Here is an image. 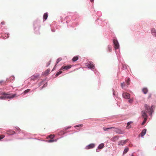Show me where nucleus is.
<instances>
[{
    "mask_svg": "<svg viewBox=\"0 0 156 156\" xmlns=\"http://www.w3.org/2000/svg\"><path fill=\"white\" fill-rule=\"evenodd\" d=\"M119 137L118 136H115L112 138L111 140L112 141L115 142L118 140Z\"/></svg>",
    "mask_w": 156,
    "mask_h": 156,
    "instance_id": "1a4fd4ad",
    "label": "nucleus"
},
{
    "mask_svg": "<svg viewBox=\"0 0 156 156\" xmlns=\"http://www.w3.org/2000/svg\"><path fill=\"white\" fill-rule=\"evenodd\" d=\"M48 17V14L47 13H44L43 15V19L44 20H46L47 18Z\"/></svg>",
    "mask_w": 156,
    "mask_h": 156,
    "instance_id": "6ab92c4d",
    "label": "nucleus"
},
{
    "mask_svg": "<svg viewBox=\"0 0 156 156\" xmlns=\"http://www.w3.org/2000/svg\"><path fill=\"white\" fill-rule=\"evenodd\" d=\"M131 156H134L133 154H132V155H131Z\"/></svg>",
    "mask_w": 156,
    "mask_h": 156,
    "instance_id": "79ce46f5",
    "label": "nucleus"
},
{
    "mask_svg": "<svg viewBox=\"0 0 156 156\" xmlns=\"http://www.w3.org/2000/svg\"><path fill=\"white\" fill-rule=\"evenodd\" d=\"M71 66L70 65H69L68 66H62L61 68L60 69V70H62L63 69H65L66 70L69 69L70 68H71Z\"/></svg>",
    "mask_w": 156,
    "mask_h": 156,
    "instance_id": "423d86ee",
    "label": "nucleus"
},
{
    "mask_svg": "<svg viewBox=\"0 0 156 156\" xmlns=\"http://www.w3.org/2000/svg\"><path fill=\"white\" fill-rule=\"evenodd\" d=\"M51 63V61H50L48 63L47 65H46V66H48Z\"/></svg>",
    "mask_w": 156,
    "mask_h": 156,
    "instance_id": "c9c22d12",
    "label": "nucleus"
},
{
    "mask_svg": "<svg viewBox=\"0 0 156 156\" xmlns=\"http://www.w3.org/2000/svg\"><path fill=\"white\" fill-rule=\"evenodd\" d=\"M6 132L8 134H13L15 133V132L14 131H13L11 130H7Z\"/></svg>",
    "mask_w": 156,
    "mask_h": 156,
    "instance_id": "9b49d317",
    "label": "nucleus"
},
{
    "mask_svg": "<svg viewBox=\"0 0 156 156\" xmlns=\"http://www.w3.org/2000/svg\"><path fill=\"white\" fill-rule=\"evenodd\" d=\"M147 118H144V120L142 123V125H144L146 121L147 120Z\"/></svg>",
    "mask_w": 156,
    "mask_h": 156,
    "instance_id": "7c9ffc66",
    "label": "nucleus"
},
{
    "mask_svg": "<svg viewBox=\"0 0 156 156\" xmlns=\"http://www.w3.org/2000/svg\"><path fill=\"white\" fill-rule=\"evenodd\" d=\"M62 73V72L61 71H60L56 74V76H58L60 74Z\"/></svg>",
    "mask_w": 156,
    "mask_h": 156,
    "instance_id": "c756f323",
    "label": "nucleus"
},
{
    "mask_svg": "<svg viewBox=\"0 0 156 156\" xmlns=\"http://www.w3.org/2000/svg\"><path fill=\"white\" fill-rule=\"evenodd\" d=\"M122 96L124 98L126 99H129L130 98V94L127 93H123Z\"/></svg>",
    "mask_w": 156,
    "mask_h": 156,
    "instance_id": "20e7f679",
    "label": "nucleus"
},
{
    "mask_svg": "<svg viewBox=\"0 0 156 156\" xmlns=\"http://www.w3.org/2000/svg\"><path fill=\"white\" fill-rule=\"evenodd\" d=\"M3 94L6 95V96L0 97V99H3L5 98H12L16 96V94H7L5 93H4Z\"/></svg>",
    "mask_w": 156,
    "mask_h": 156,
    "instance_id": "f257e3e1",
    "label": "nucleus"
},
{
    "mask_svg": "<svg viewBox=\"0 0 156 156\" xmlns=\"http://www.w3.org/2000/svg\"><path fill=\"white\" fill-rule=\"evenodd\" d=\"M90 1L91 2H93L94 1V0H90Z\"/></svg>",
    "mask_w": 156,
    "mask_h": 156,
    "instance_id": "a19ab883",
    "label": "nucleus"
},
{
    "mask_svg": "<svg viewBox=\"0 0 156 156\" xmlns=\"http://www.w3.org/2000/svg\"><path fill=\"white\" fill-rule=\"evenodd\" d=\"M131 123V122H128L127 123V126H129Z\"/></svg>",
    "mask_w": 156,
    "mask_h": 156,
    "instance_id": "4c0bfd02",
    "label": "nucleus"
},
{
    "mask_svg": "<svg viewBox=\"0 0 156 156\" xmlns=\"http://www.w3.org/2000/svg\"><path fill=\"white\" fill-rule=\"evenodd\" d=\"M127 140H121L120 141L118 144L119 145H124L127 142Z\"/></svg>",
    "mask_w": 156,
    "mask_h": 156,
    "instance_id": "6e6552de",
    "label": "nucleus"
},
{
    "mask_svg": "<svg viewBox=\"0 0 156 156\" xmlns=\"http://www.w3.org/2000/svg\"><path fill=\"white\" fill-rule=\"evenodd\" d=\"M115 128L114 127H111L108 128H105V127H104L103 128V129L104 131H106L108 129H115Z\"/></svg>",
    "mask_w": 156,
    "mask_h": 156,
    "instance_id": "4be33fe9",
    "label": "nucleus"
},
{
    "mask_svg": "<svg viewBox=\"0 0 156 156\" xmlns=\"http://www.w3.org/2000/svg\"><path fill=\"white\" fill-rule=\"evenodd\" d=\"M151 31L152 34L155 37H156V31L155 29L154 28H152Z\"/></svg>",
    "mask_w": 156,
    "mask_h": 156,
    "instance_id": "ddd939ff",
    "label": "nucleus"
},
{
    "mask_svg": "<svg viewBox=\"0 0 156 156\" xmlns=\"http://www.w3.org/2000/svg\"><path fill=\"white\" fill-rule=\"evenodd\" d=\"M39 77V75H35L32 76L31 79L34 80L38 78Z\"/></svg>",
    "mask_w": 156,
    "mask_h": 156,
    "instance_id": "4468645a",
    "label": "nucleus"
},
{
    "mask_svg": "<svg viewBox=\"0 0 156 156\" xmlns=\"http://www.w3.org/2000/svg\"><path fill=\"white\" fill-rule=\"evenodd\" d=\"M62 60V58H58L56 61V64H57Z\"/></svg>",
    "mask_w": 156,
    "mask_h": 156,
    "instance_id": "cd10ccee",
    "label": "nucleus"
},
{
    "mask_svg": "<svg viewBox=\"0 0 156 156\" xmlns=\"http://www.w3.org/2000/svg\"><path fill=\"white\" fill-rule=\"evenodd\" d=\"M147 129H144L143 130L142 132L141 133V135L142 137H143L146 133V132Z\"/></svg>",
    "mask_w": 156,
    "mask_h": 156,
    "instance_id": "2eb2a0df",
    "label": "nucleus"
},
{
    "mask_svg": "<svg viewBox=\"0 0 156 156\" xmlns=\"http://www.w3.org/2000/svg\"><path fill=\"white\" fill-rule=\"evenodd\" d=\"M129 81H130V79L129 78H128V79L127 80H126V84H127V86L129 85L130 84Z\"/></svg>",
    "mask_w": 156,
    "mask_h": 156,
    "instance_id": "a878e982",
    "label": "nucleus"
},
{
    "mask_svg": "<svg viewBox=\"0 0 156 156\" xmlns=\"http://www.w3.org/2000/svg\"><path fill=\"white\" fill-rule=\"evenodd\" d=\"M56 64L55 65V66L54 67V68H53L52 70V71H53V70H55V66H56Z\"/></svg>",
    "mask_w": 156,
    "mask_h": 156,
    "instance_id": "58836bf2",
    "label": "nucleus"
},
{
    "mask_svg": "<svg viewBox=\"0 0 156 156\" xmlns=\"http://www.w3.org/2000/svg\"><path fill=\"white\" fill-rule=\"evenodd\" d=\"M113 43L115 45V49H118L119 48V44L117 40L114 39L113 40Z\"/></svg>",
    "mask_w": 156,
    "mask_h": 156,
    "instance_id": "7ed1b4c3",
    "label": "nucleus"
},
{
    "mask_svg": "<svg viewBox=\"0 0 156 156\" xmlns=\"http://www.w3.org/2000/svg\"><path fill=\"white\" fill-rule=\"evenodd\" d=\"M50 69H48L46 70L44 72V74L45 75H47L50 72Z\"/></svg>",
    "mask_w": 156,
    "mask_h": 156,
    "instance_id": "aec40b11",
    "label": "nucleus"
},
{
    "mask_svg": "<svg viewBox=\"0 0 156 156\" xmlns=\"http://www.w3.org/2000/svg\"><path fill=\"white\" fill-rule=\"evenodd\" d=\"M65 133V132L63 130H62L58 134L60 135H61L64 134Z\"/></svg>",
    "mask_w": 156,
    "mask_h": 156,
    "instance_id": "393cba45",
    "label": "nucleus"
},
{
    "mask_svg": "<svg viewBox=\"0 0 156 156\" xmlns=\"http://www.w3.org/2000/svg\"><path fill=\"white\" fill-rule=\"evenodd\" d=\"M51 139H53L55 136L54 135H50L48 136Z\"/></svg>",
    "mask_w": 156,
    "mask_h": 156,
    "instance_id": "2f4dec72",
    "label": "nucleus"
},
{
    "mask_svg": "<svg viewBox=\"0 0 156 156\" xmlns=\"http://www.w3.org/2000/svg\"><path fill=\"white\" fill-rule=\"evenodd\" d=\"M129 148H125L123 151V154H125L127 153L129 151Z\"/></svg>",
    "mask_w": 156,
    "mask_h": 156,
    "instance_id": "5701e85b",
    "label": "nucleus"
},
{
    "mask_svg": "<svg viewBox=\"0 0 156 156\" xmlns=\"http://www.w3.org/2000/svg\"><path fill=\"white\" fill-rule=\"evenodd\" d=\"M83 126V124L78 125L75 126V127H82Z\"/></svg>",
    "mask_w": 156,
    "mask_h": 156,
    "instance_id": "72a5a7b5",
    "label": "nucleus"
},
{
    "mask_svg": "<svg viewBox=\"0 0 156 156\" xmlns=\"http://www.w3.org/2000/svg\"><path fill=\"white\" fill-rule=\"evenodd\" d=\"M108 50L109 51H111L112 49L111 48V45H108Z\"/></svg>",
    "mask_w": 156,
    "mask_h": 156,
    "instance_id": "bb28decb",
    "label": "nucleus"
},
{
    "mask_svg": "<svg viewBox=\"0 0 156 156\" xmlns=\"http://www.w3.org/2000/svg\"><path fill=\"white\" fill-rule=\"evenodd\" d=\"M79 58L78 56L74 57L72 59V61L73 62H75L77 61Z\"/></svg>",
    "mask_w": 156,
    "mask_h": 156,
    "instance_id": "412c9836",
    "label": "nucleus"
},
{
    "mask_svg": "<svg viewBox=\"0 0 156 156\" xmlns=\"http://www.w3.org/2000/svg\"><path fill=\"white\" fill-rule=\"evenodd\" d=\"M87 66L89 68L92 69H94V66L92 62H90L89 63H88Z\"/></svg>",
    "mask_w": 156,
    "mask_h": 156,
    "instance_id": "0eeeda50",
    "label": "nucleus"
},
{
    "mask_svg": "<svg viewBox=\"0 0 156 156\" xmlns=\"http://www.w3.org/2000/svg\"><path fill=\"white\" fill-rule=\"evenodd\" d=\"M115 129L116 130H115V131L117 133L120 134L123 133V132L121 130L117 129Z\"/></svg>",
    "mask_w": 156,
    "mask_h": 156,
    "instance_id": "dca6fc26",
    "label": "nucleus"
},
{
    "mask_svg": "<svg viewBox=\"0 0 156 156\" xmlns=\"http://www.w3.org/2000/svg\"><path fill=\"white\" fill-rule=\"evenodd\" d=\"M151 94H149L148 95V98H151Z\"/></svg>",
    "mask_w": 156,
    "mask_h": 156,
    "instance_id": "e433bc0d",
    "label": "nucleus"
},
{
    "mask_svg": "<svg viewBox=\"0 0 156 156\" xmlns=\"http://www.w3.org/2000/svg\"><path fill=\"white\" fill-rule=\"evenodd\" d=\"M30 89H28L27 90H25V91H24L23 92V94H26L27 93L29 92V91H30Z\"/></svg>",
    "mask_w": 156,
    "mask_h": 156,
    "instance_id": "b1692460",
    "label": "nucleus"
},
{
    "mask_svg": "<svg viewBox=\"0 0 156 156\" xmlns=\"http://www.w3.org/2000/svg\"><path fill=\"white\" fill-rule=\"evenodd\" d=\"M104 146V144L103 143L100 144L98 147V149H96V151L97 152H98L99 151H98V149H101Z\"/></svg>",
    "mask_w": 156,
    "mask_h": 156,
    "instance_id": "f8f14e48",
    "label": "nucleus"
},
{
    "mask_svg": "<svg viewBox=\"0 0 156 156\" xmlns=\"http://www.w3.org/2000/svg\"><path fill=\"white\" fill-rule=\"evenodd\" d=\"M142 115L143 117L144 118H147V116L146 113V112L145 111H143L142 112Z\"/></svg>",
    "mask_w": 156,
    "mask_h": 156,
    "instance_id": "9d476101",
    "label": "nucleus"
},
{
    "mask_svg": "<svg viewBox=\"0 0 156 156\" xmlns=\"http://www.w3.org/2000/svg\"><path fill=\"white\" fill-rule=\"evenodd\" d=\"M95 146V144H91L87 146L86 147V149H89L93 148Z\"/></svg>",
    "mask_w": 156,
    "mask_h": 156,
    "instance_id": "39448f33",
    "label": "nucleus"
},
{
    "mask_svg": "<svg viewBox=\"0 0 156 156\" xmlns=\"http://www.w3.org/2000/svg\"><path fill=\"white\" fill-rule=\"evenodd\" d=\"M5 136L4 135H0V140L4 138Z\"/></svg>",
    "mask_w": 156,
    "mask_h": 156,
    "instance_id": "473e14b6",
    "label": "nucleus"
},
{
    "mask_svg": "<svg viewBox=\"0 0 156 156\" xmlns=\"http://www.w3.org/2000/svg\"><path fill=\"white\" fill-rule=\"evenodd\" d=\"M121 86L122 88H123L125 86V84L124 82L121 83Z\"/></svg>",
    "mask_w": 156,
    "mask_h": 156,
    "instance_id": "c85d7f7f",
    "label": "nucleus"
},
{
    "mask_svg": "<svg viewBox=\"0 0 156 156\" xmlns=\"http://www.w3.org/2000/svg\"><path fill=\"white\" fill-rule=\"evenodd\" d=\"M142 91L145 94H146L148 91L147 89L146 88H143L142 90Z\"/></svg>",
    "mask_w": 156,
    "mask_h": 156,
    "instance_id": "f3484780",
    "label": "nucleus"
},
{
    "mask_svg": "<svg viewBox=\"0 0 156 156\" xmlns=\"http://www.w3.org/2000/svg\"><path fill=\"white\" fill-rule=\"evenodd\" d=\"M144 107L145 109L148 112L149 114L151 115L152 113L154 112L153 108H154L155 107H153V106L152 105L151 108H150L149 106L146 104L144 105Z\"/></svg>",
    "mask_w": 156,
    "mask_h": 156,
    "instance_id": "f03ea898",
    "label": "nucleus"
},
{
    "mask_svg": "<svg viewBox=\"0 0 156 156\" xmlns=\"http://www.w3.org/2000/svg\"><path fill=\"white\" fill-rule=\"evenodd\" d=\"M1 23L2 24H4L5 23H4V22H2Z\"/></svg>",
    "mask_w": 156,
    "mask_h": 156,
    "instance_id": "ea45409f",
    "label": "nucleus"
},
{
    "mask_svg": "<svg viewBox=\"0 0 156 156\" xmlns=\"http://www.w3.org/2000/svg\"><path fill=\"white\" fill-rule=\"evenodd\" d=\"M15 78L13 76H11L9 79V81L10 82H12L15 80Z\"/></svg>",
    "mask_w": 156,
    "mask_h": 156,
    "instance_id": "a211bd4d",
    "label": "nucleus"
},
{
    "mask_svg": "<svg viewBox=\"0 0 156 156\" xmlns=\"http://www.w3.org/2000/svg\"><path fill=\"white\" fill-rule=\"evenodd\" d=\"M56 141V140H48V142L50 143V142H53L54 141Z\"/></svg>",
    "mask_w": 156,
    "mask_h": 156,
    "instance_id": "f704fd0d",
    "label": "nucleus"
}]
</instances>
